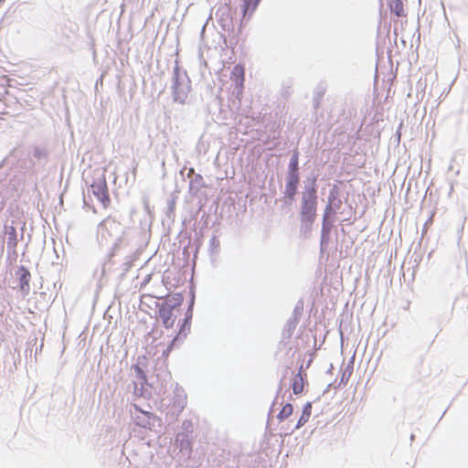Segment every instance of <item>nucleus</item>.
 Returning <instances> with one entry per match:
<instances>
[{
	"label": "nucleus",
	"instance_id": "obj_1",
	"mask_svg": "<svg viewBox=\"0 0 468 468\" xmlns=\"http://www.w3.org/2000/svg\"><path fill=\"white\" fill-rule=\"evenodd\" d=\"M316 189L312 186L303 192L301 200L300 221L303 232H309L316 218Z\"/></svg>",
	"mask_w": 468,
	"mask_h": 468
},
{
	"label": "nucleus",
	"instance_id": "obj_2",
	"mask_svg": "<svg viewBox=\"0 0 468 468\" xmlns=\"http://www.w3.org/2000/svg\"><path fill=\"white\" fill-rule=\"evenodd\" d=\"M183 302L184 297L181 293H173L167 296L165 303L159 308V318L165 328L174 326Z\"/></svg>",
	"mask_w": 468,
	"mask_h": 468
},
{
	"label": "nucleus",
	"instance_id": "obj_3",
	"mask_svg": "<svg viewBox=\"0 0 468 468\" xmlns=\"http://www.w3.org/2000/svg\"><path fill=\"white\" fill-rule=\"evenodd\" d=\"M90 190L103 208H108L110 207L111 198L108 192L107 183L104 178L93 182L90 186Z\"/></svg>",
	"mask_w": 468,
	"mask_h": 468
},
{
	"label": "nucleus",
	"instance_id": "obj_4",
	"mask_svg": "<svg viewBox=\"0 0 468 468\" xmlns=\"http://www.w3.org/2000/svg\"><path fill=\"white\" fill-rule=\"evenodd\" d=\"M230 80L237 89L238 94L241 95L244 90L245 82V67L242 64H237L234 66L231 73Z\"/></svg>",
	"mask_w": 468,
	"mask_h": 468
},
{
	"label": "nucleus",
	"instance_id": "obj_5",
	"mask_svg": "<svg viewBox=\"0 0 468 468\" xmlns=\"http://www.w3.org/2000/svg\"><path fill=\"white\" fill-rule=\"evenodd\" d=\"M299 183L298 174H289V177L286 183L285 196L292 200L297 192V186Z\"/></svg>",
	"mask_w": 468,
	"mask_h": 468
},
{
	"label": "nucleus",
	"instance_id": "obj_6",
	"mask_svg": "<svg viewBox=\"0 0 468 468\" xmlns=\"http://www.w3.org/2000/svg\"><path fill=\"white\" fill-rule=\"evenodd\" d=\"M17 274L19 275V288L20 290L27 293L29 292V282L31 278L30 272L24 266L18 269Z\"/></svg>",
	"mask_w": 468,
	"mask_h": 468
},
{
	"label": "nucleus",
	"instance_id": "obj_7",
	"mask_svg": "<svg viewBox=\"0 0 468 468\" xmlns=\"http://www.w3.org/2000/svg\"><path fill=\"white\" fill-rule=\"evenodd\" d=\"M261 0H243L241 5L243 18L250 17L255 9L257 8Z\"/></svg>",
	"mask_w": 468,
	"mask_h": 468
},
{
	"label": "nucleus",
	"instance_id": "obj_8",
	"mask_svg": "<svg viewBox=\"0 0 468 468\" xmlns=\"http://www.w3.org/2000/svg\"><path fill=\"white\" fill-rule=\"evenodd\" d=\"M312 413V404L310 402H307L303 409L302 415L300 419L298 420L296 429L301 428L310 419Z\"/></svg>",
	"mask_w": 468,
	"mask_h": 468
},
{
	"label": "nucleus",
	"instance_id": "obj_9",
	"mask_svg": "<svg viewBox=\"0 0 468 468\" xmlns=\"http://www.w3.org/2000/svg\"><path fill=\"white\" fill-rule=\"evenodd\" d=\"M389 6L391 12L397 16L400 17L406 16L402 0H392Z\"/></svg>",
	"mask_w": 468,
	"mask_h": 468
},
{
	"label": "nucleus",
	"instance_id": "obj_10",
	"mask_svg": "<svg viewBox=\"0 0 468 468\" xmlns=\"http://www.w3.org/2000/svg\"><path fill=\"white\" fill-rule=\"evenodd\" d=\"M304 383L301 374H297L292 380V388L295 395L301 394L303 391Z\"/></svg>",
	"mask_w": 468,
	"mask_h": 468
},
{
	"label": "nucleus",
	"instance_id": "obj_11",
	"mask_svg": "<svg viewBox=\"0 0 468 468\" xmlns=\"http://www.w3.org/2000/svg\"><path fill=\"white\" fill-rule=\"evenodd\" d=\"M7 234H8L7 248L15 250L17 246V238H16V229L14 227H10Z\"/></svg>",
	"mask_w": 468,
	"mask_h": 468
},
{
	"label": "nucleus",
	"instance_id": "obj_12",
	"mask_svg": "<svg viewBox=\"0 0 468 468\" xmlns=\"http://www.w3.org/2000/svg\"><path fill=\"white\" fill-rule=\"evenodd\" d=\"M293 412V406L291 403H286L279 412L277 418L279 420H284L289 418Z\"/></svg>",
	"mask_w": 468,
	"mask_h": 468
},
{
	"label": "nucleus",
	"instance_id": "obj_13",
	"mask_svg": "<svg viewBox=\"0 0 468 468\" xmlns=\"http://www.w3.org/2000/svg\"><path fill=\"white\" fill-rule=\"evenodd\" d=\"M134 409L135 410L139 411L140 413L144 414L146 419H147V421L145 422L144 420L143 419H140V417H136V423L140 426H143V427H146L147 424H149V420L152 419L153 415L152 413L150 412H146V411H144L142 410L138 406H134Z\"/></svg>",
	"mask_w": 468,
	"mask_h": 468
},
{
	"label": "nucleus",
	"instance_id": "obj_14",
	"mask_svg": "<svg viewBox=\"0 0 468 468\" xmlns=\"http://www.w3.org/2000/svg\"><path fill=\"white\" fill-rule=\"evenodd\" d=\"M298 152L294 151L289 165V174H298Z\"/></svg>",
	"mask_w": 468,
	"mask_h": 468
},
{
	"label": "nucleus",
	"instance_id": "obj_15",
	"mask_svg": "<svg viewBox=\"0 0 468 468\" xmlns=\"http://www.w3.org/2000/svg\"><path fill=\"white\" fill-rule=\"evenodd\" d=\"M109 222H112V224H116V220L111 217H107L106 218H104L99 225V227L101 229L102 232H106L108 235H111L109 230H108V228H107V224Z\"/></svg>",
	"mask_w": 468,
	"mask_h": 468
},
{
	"label": "nucleus",
	"instance_id": "obj_16",
	"mask_svg": "<svg viewBox=\"0 0 468 468\" xmlns=\"http://www.w3.org/2000/svg\"><path fill=\"white\" fill-rule=\"evenodd\" d=\"M331 210H332V207H331L330 206H327V207H326V213H327V212H330Z\"/></svg>",
	"mask_w": 468,
	"mask_h": 468
}]
</instances>
